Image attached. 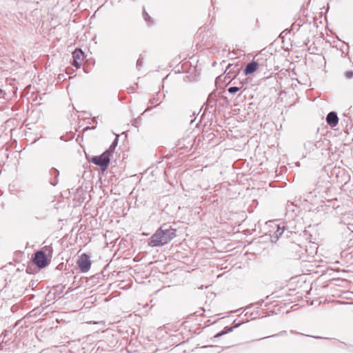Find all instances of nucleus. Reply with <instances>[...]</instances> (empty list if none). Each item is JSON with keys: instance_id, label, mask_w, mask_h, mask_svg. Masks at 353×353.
<instances>
[{"instance_id": "1", "label": "nucleus", "mask_w": 353, "mask_h": 353, "mask_svg": "<svg viewBox=\"0 0 353 353\" xmlns=\"http://www.w3.org/2000/svg\"><path fill=\"white\" fill-rule=\"evenodd\" d=\"M175 236L176 229L163 224L148 239V245L151 247L163 246L171 241Z\"/></svg>"}, {"instance_id": "2", "label": "nucleus", "mask_w": 353, "mask_h": 353, "mask_svg": "<svg viewBox=\"0 0 353 353\" xmlns=\"http://www.w3.org/2000/svg\"><path fill=\"white\" fill-rule=\"evenodd\" d=\"M90 162L99 166L100 169L104 172L108 168L110 157L105 152L99 156H93L89 160Z\"/></svg>"}, {"instance_id": "3", "label": "nucleus", "mask_w": 353, "mask_h": 353, "mask_svg": "<svg viewBox=\"0 0 353 353\" xmlns=\"http://www.w3.org/2000/svg\"><path fill=\"white\" fill-rule=\"evenodd\" d=\"M33 262L39 268H43L48 265L46 254L43 250H39L34 253Z\"/></svg>"}, {"instance_id": "4", "label": "nucleus", "mask_w": 353, "mask_h": 353, "mask_svg": "<svg viewBox=\"0 0 353 353\" xmlns=\"http://www.w3.org/2000/svg\"><path fill=\"white\" fill-rule=\"evenodd\" d=\"M77 264L81 272H87L91 266L90 256L86 254H81L77 261Z\"/></svg>"}, {"instance_id": "5", "label": "nucleus", "mask_w": 353, "mask_h": 353, "mask_svg": "<svg viewBox=\"0 0 353 353\" xmlns=\"http://www.w3.org/2000/svg\"><path fill=\"white\" fill-rule=\"evenodd\" d=\"M323 146V142L321 141H307L304 143V148L307 153L314 152L316 150L321 148Z\"/></svg>"}, {"instance_id": "6", "label": "nucleus", "mask_w": 353, "mask_h": 353, "mask_svg": "<svg viewBox=\"0 0 353 353\" xmlns=\"http://www.w3.org/2000/svg\"><path fill=\"white\" fill-rule=\"evenodd\" d=\"M326 121L327 123L332 128L336 126L339 123V117L336 112L333 111L329 112L326 117Z\"/></svg>"}, {"instance_id": "7", "label": "nucleus", "mask_w": 353, "mask_h": 353, "mask_svg": "<svg viewBox=\"0 0 353 353\" xmlns=\"http://www.w3.org/2000/svg\"><path fill=\"white\" fill-rule=\"evenodd\" d=\"M259 68V63L254 61H252L248 63L245 68L243 69V72L245 75L252 74L254 73Z\"/></svg>"}, {"instance_id": "8", "label": "nucleus", "mask_w": 353, "mask_h": 353, "mask_svg": "<svg viewBox=\"0 0 353 353\" xmlns=\"http://www.w3.org/2000/svg\"><path fill=\"white\" fill-rule=\"evenodd\" d=\"M165 97V95L164 94H161L159 92H158L155 96L150 99L149 103L151 105H154V106L159 105L162 103Z\"/></svg>"}, {"instance_id": "9", "label": "nucleus", "mask_w": 353, "mask_h": 353, "mask_svg": "<svg viewBox=\"0 0 353 353\" xmlns=\"http://www.w3.org/2000/svg\"><path fill=\"white\" fill-rule=\"evenodd\" d=\"M49 174L53 177L54 179H50V183L52 185V186H55L57 185L58 183V178H59V172L58 170H57L56 168H52L50 171H49Z\"/></svg>"}, {"instance_id": "10", "label": "nucleus", "mask_w": 353, "mask_h": 353, "mask_svg": "<svg viewBox=\"0 0 353 353\" xmlns=\"http://www.w3.org/2000/svg\"><path fill=\"white\" fill-rule=\"evenodd\" d=\"M84 58V52L80 48L75 49V50L72 52V59L74 60H77L82 62Z\"/></svg>"}, {"instance_id": "11", "label": "nucleus", "mask_w": 353, "mask_h": 353, "mask_svg": "<svg viewBox=\"0 0 353 353\" xmlns=\"http://www.w3.org/2000/svg\"><path fill=\"white\" fill-rule=\"evenodd\" d=\"M118 140H119V138H118V136L114 139V141H112V143H111L110 146L109 147V148L105 150L104 152L106 153L110 157L112 156V154H113L116 147L118 145Z\"/></svg>"}, {"instance_id": "12", "label": "nucleus", "mask_w": 353, "mask_h": 353, "mask_svg": "<svg viewBox=\"0 0 353 353\" xmlns=\"http://www.w3.org/2000/svg\"><path fill=\"white\" fill-rule=\"evenodd\" d=\"M284 232V228H281L279 225L277 226L276 231L274 233V234L272 236V241L273 242L275 239L276 241L280 236Z\"/></svg>"}, {"instance_id": "13", "label": "nucleus", "mask_w": 353, "mask_h": 353, "mask_svg": "<svg viewBox=\"0 0 353 353\" xmlns=\"http://www.w3.org/2000/svg\"><path fill=\"white\" fill-rule=\"evenodd\" d=\"M233 330H234V327L227 326L223 329V330L217 333L214 336V338H219V337L223 336L224 334H228V333L232 332Z\"/></svg>"}, {"instance_id": "14", "label": "nucleus", "mask_w": 353, "mask_h": 353, "mask_svg": "<svg viewBox=\"0 0 353 353\" xmlns=\"http://www.w3.org/2000/svg\"><path fill=\"white\" fill-rule=\"evenodd\" d=\"M143 17L145 22H147L148 24H152L153 21L150 17V16L148 14V13L143 9Z\"/></svg>"}, {"instance_id": "15", "label": "nucleus", "mask_w": 353, "mask_h": 353, "mask_svg": "<svg viewBox=\"0 0 353 353\" xmlns=\"http://www.w3.org/2000/svg\"><path fill=\"white\" fill-rule=\"evenodd\" d=\"M240 90V88L237 86H231L228 89V91L230 94H234L236 93Z\"/></svg>"}, {"instance_id": "16", "label": "nucleus", "mask_w": 353, "mask_h": 353, "mask_svg": "<svg viewBox=\"0 0 353 353\" xmlns=\"http://www.w3.org/2000/svg\"><path fill=\"white\" fill-rule=\"evenodd\" d=\"M82 64V62L79 61H77V60H74L72 59V65L75 67L76 68H80L81 65Z\"/></svg>"}, {"instance_id": "17", "label": "nucleus", "mask_w": 353, "mask_h": 353, "mask_svg": "<svg viewBox=\"0 0 353 353\" xmlns=\"http://www.w3.org/2000/svg\"><path fill=\"white\" fill-rule=\"evenodd\" d=\"M141 119L140 117L135 119L132 122V125L136 128H138L141 125Z\"/></svg>"}, {"instance_id": "18", "label": "nucleus", "mask_w": 353, "mask_h": 353, "mask_svg": "<svg viewBox=\"0 0 353 353\" xmlns=\"http://www.w3.org/2000/svg\"><path fill=\"white\" fill-rule=\"evenodd\" d=\"M252 315V314H250V315L249 316L248 314V312H247L245 314H244V316L246 317L245 319V321H249L250 320H252V319H255V316H251Z\"/></svg>"}, {"instance_id": "19", "label": "nucleus", "mask_w": 353, "mask_h": 353, "mask_svg": "<svg viewBox=\"0 0 353 353\" xmlns=\"http://www.w3.org/2000/svg\"><path fill=\"white\" fill-rule=\"evenodd\" d=\"M345 76L348 79H352L353 77V71H347L345 73Z\"/></svg>"}, {"instance_id": "20", "label": "nucleus", "mask_w": 353, "mask_h": 353, "mask_svg": "<svg viewBox=\"0 0 353 353\" xmlns=\"http://www.w3.org/2000/svg\"><path fill=\"white\" fill-rule=\"evenodd\" d=\"M143 65V59L141 58H139L137 61V67L141 68Z\"/></svg>"}, {"instance_id": "21", "label": "nucleus", "mask_w": 353, "mask_h": 353, "mask_svg": "<svg viewBox=\"0 0 353 353\" xmlns=\"http://www.w3.org/2000/svg\"><path fill=\"white\" fill-rule=\"evenodd\" d=\"M236 320L234 321V322H233L234 326L232 327H234V329L239 327L240 325H241L243 323H244V322L236 323Z\"/></svg>"}, {"instance_id": "22", "label": "nucleus", "mask_w": 353, "mask_h": 353, "mask_svg": "<svg viewBox=\"0 0 353 353\" xmlns=\"http://www.w3.org/2000/svg\"><path fill=\"white\" fill-rule=\"evenodd\" d=\"M286 334H287L286 331H282V332H281L279 334H273V335L270 336V337H275V336H284Z\"/></svg>"}, {"instance_id": "23", "label": "nucleus", "mask_w": 353, "mask_h": 353, "mask_svg": "<svg viewBox=\"0 0 353 353\" xmlns=\"http://www.w3.org/2000/svg\"><path fill=\"white\" fill-rule=\"evenodd\" d=\"M152 106H148V108L144 110V112H143V114L144 112H148V111L151 110H152Z\"/></svg>"}, {"instance_id": "24", "label": "nucleus", "mask_w": 353, "mask_h": 353, "mask_svg": "<svg viewBox=\"0 0 353 353\" xmlns=\"http://www.w3.org/2000/svg\"><path fill=\"white\" fill-rule=\"evenodd\" d=\"M243 307H241V308H240V309H238V310H234V311H232V312H238V311H239V310H243Z\"/></svg>"}, {"instance_id": "25", "label": "nucleus", "mask_w": 353, "mask_h": 353, "mask_svg": "<svg viewBox=\"0 0 353 353\" xmlns=\"http://www.w3.org/2000/svg\"><path fill=\"white\" fill-rule=\"evenodd\" d=\"M250 306H251V305H249V306H248V307H245L243 309V311H245L247 309L250 308Z\"/></svg>"}, {"instance_id": "26", "label": "nucleus", "mask_w": 353, "mask_h": 353, "mask_svg": "<svg viewBox=\"0 0 353 353\" xmlns=\"http://www.w3.org/2000/svg\"><path fill=\"white\" fill-rule=\"evenodd\" d=\"M263 302V301L262 300L261 302H259L258 304L259 306H261L262 305V303Z\"/></svg>"}, {"instance_id": "27", "label": "nucleus", "mask_w": 353, "mask_h": 353, "mask_svg": "<svg viewBox=\"0 0 353 353\" xmlns=\"http://www.w3.org/2000/svg\"><path fill=\"white\" fill-rule=\"evenodd\" d=\"M232 65H229L226 69V71L230 68V67Z\"/></svg>"}]
</instances>
